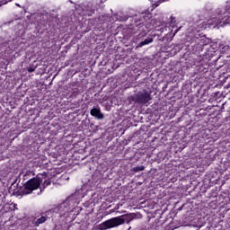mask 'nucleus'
I'll list each match as a JSON object with an SVG mask.
<instances>
[{"label":"nucleus","mask_w":230,"mask_h":230,"mask_svg":"<svg viewBox=\"0 0 230 230\" xmlns=\"http://www.w3.org/2000/svg\"><path fill=\"white\" fill-rule=\"evenodd\" d=\"M226 24H230V5L226 6L225 11L221 13L220 14H217L216 17H212L208 19L206 22H201L199 24V30L198 31H200V30H206L207 28L215 30L217 28V30L219 28H223V26H226Z\"/></svg>","instance_id":"1"},{"label":"nucleus","mask_w":230,"mask_h":230,"mask_svg":"<svg viewBox=\"0 0 230 230\" xmlns=\"http://www.w3.org/2000/svg\"><path fill=\"white\" fill-rule=\"evenodd\" d=\"M131 23L128 28L127 31L129 35H135L139 31V28L146 23V28L148 30H153L154 20H152V13H141L130 18Z\"/></svg>","instance_id":"2"},{"label":"nucleus","mask_w":230,"mask_h":230,"mask_svg":"<svg viewBox=\"0 0 230 230\" xmlns=\"http://www.w3.org/2000/svg\"><path fill=\"white\" fill-rule=\"evenodd\" d=\"M40 184H42L43 190L51 184V179L48 176V173H39L35 178L29 180L23 185V188L21 189L20 192L22 193V195H30V193H32L35 190H39Z\"/></svg>","instance_id":"3"},{"label":"nucleus","mask_w":230,"mask_h":230,"mask_svg":"<svg viewBox=\"0 0 230 230\" xmlns=\"http://www.w3.org/2000/svg\"><path fill=\"white\" fill-rule=\"evenodd\" d=\"M137 218V214H128L116 217H112L108 219L102 223L103 229H112V227H118L119 226H123L127 222V224H130L132 220Z\"/></svg>","instance_id":"4"},{"label":"nucleus","mask_w":230,"mask_h":230,"mask_svg":"<svg viewBox=\"0 0 230 230\" xmlns=\"http://www.w3.org/2000/svg\"><path fill=\"white\" fill-rule=\"evenodd\" d=\"M71 200H73V198H66L63 203L47 213H58L60 217L66 215V213H69V209H71V208H75V205H71Z\"/></svg>","instance_id":"5"},{"label":"nucleus","mask_w":230,"mask_h":230,"mask_svg":"<svg viewBox=\"0 0 230 230\" xmlns=\"http://www.w3.org/2000/svg\"><path fill=\"white\" fill-rule=\"evenodd\" d=\"M131 100L136 102L137 103H148L150 100H152V96L146 90H143L142 92H138L137 93L131 96Z\"/></svg>","instance_id":"6"},{"label":"nucleus","mask_w":230,"mask_h":230,"mask_svg":"<svg viewBox=\"0 0 230 230\" xmlns=\"http://www.w3.org/2000/svg\"><path fill=\"white\" fill-rule=\"evenodd\" d=\"M87 195V190H85V187H82L78 190H76L74 194H72L68 199L72 198L70 206H75V204H78L80 202V199H84Z\"/></svg>","instance_id":"7"},{"label":"nucleus","mask_w":230,"mask_h":230,"mask_svg":"<svg viewBox=\"0 0 230 230\" xmlns=\"http://www.w3.org/2000/svg\"><path fill=\"white\" fill-rule=\"evenodd\" d=\"M98 10V3L96 2H90L84 7V14L91 17L94 12Z\"/></svg>","instance_id":"8"},{"label":"nucleus","mask_w":230,"mask_h":230,"mask_svg":"<svg viewBox=\"0 0 230 230\" xmlns=\"http://www.w3.org/2000/svg\"><path fill=\"white\" fill-rule=\"evenodd\" d=\"M90 114L97 119H103V113H102V110L100 108H93L90 111Z\"/></svg>","instance_id":"9"},{"label":"nucleus","mask_w":230,"mask_h":230,"mask_svg":"<svg viewBox=\"0 0 230 230\" xmlns=\"http://www.w3.org/2000/svg\"><path fill=\"white\" fill-rule=\"evenodd\" d=\"M151 42H154V39L148 38V39L145 40L144 41L140 42L137 45V48H143V46H146L148 44H151Z\"/></svg>","instance_id":"10"},{"label":"nucleus","mask_w":230,"mask_h":230,"mask_svg":"<svg viewBox=\"0 0 230 230\" xmlns=\"http://www.w3.org/2000/svg\"><path fill=\"white\" fill-rule=\"evenodd\" d=\"M46 220H48V218L46 217V216H41L40 218H38L34 224L35 226H39L40 224H44V222H46Z\"/></svg>","instance_id":"11"},{"label":"nucleus","mask_w":230,"mask_h":230,"mask_svg":"<svg viewBox=\"0 0 230 230\" xmlns=\"http://www.w3.org/2000/svg\"><path fill=\"white\" fill-rule=\"evenodd\" d=\"M145 170V166L138 165L133 168V172H143Z\"/></svg>","instance_id":"12"},{"label":"nucleus","mask_w":230,"mask_h":230,"mask_svg":"<svg viewBox=\"0 0 230 230\" xmlns=\"http://www.w3.org/2000/svg\"><path fill=\"white\" fill-rule=\"evenodd\" d=\"M35 69H37V66H29L27 70L29 73H33V71H35Z\"/></svg>","instance_id":"13"},{"label":"nucleus","mask_w":230,"mask_h":230,"mask_svg":"<svg viewBox=\"0 0 230 230\" xmlns=\"http://www.w3.org/2000/svg\"><path fill=\"white\" fill-rule=\"evenodd\" d=\"M40 193H42V188H40V192L38 193V195H40Z\"/></svg>","instance_id":"14"}]
</instances>
